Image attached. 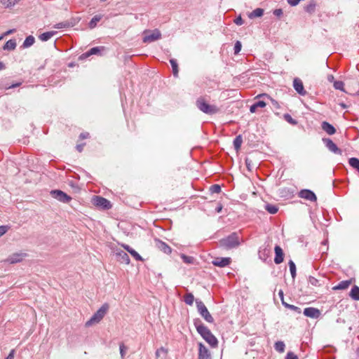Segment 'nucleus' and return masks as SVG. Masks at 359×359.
Masks as SVG:
<instances>
[{
    "label": "nucleus",
    "mask_w": 359,
    "mask_h": 359,
    "mask_svg": "<svg viewBox=\"0 0 359 359\" xmlns=\"http://www.w3.org/2000/svg\"><path fill=\"white\" fill-rule=\"evenodd\" d=\"M122 247L127 251L130 253V251H131V250H133L131 247H130L128 245H126V244H122Z\"/></svg>",
    "instance_id": "052dcab7"
},
{
    "label": "nucleus",
    "mask_w": 359,
    "mask_h": 359,
    "mask_svg": "<svg viewBox=\"0 0 359 359\" xmlns=\"http://www.w3.org/2000/svg\"><path fill=\"white\" fill-rule=\"evenodd\" d=\"M15 32V29H9L8 30L7 32H6L3 36H7V35H9V34H11L13 33H14Z\"/></svg>",
    "instance_id": "e2e57ef3"
},
{
    "label": "nucleus",
    "mask_w": 359,
    "mask_h": 359,
    "mask_svg": "<svg viewBox=\"0 0 359 359\" xmlns=\"http://www.w3.org/2000/svg\"><path fill=\"white\" fill-rule=\"evenodd\" d=\"M170 63L172 68V73L174 76L177 77L178 76V65L177 60L175 59H170Z\"/></svg>",
    "instance_id": "473e14b6"
},
{
    "label": "nucleus",
    "mask_w": 359,
    "mask_h": 359,
    "mask_svg": "<svg viewBox=\"0 0 359 359\" xmlns=\"http://www.w3.org/2000/svg\"><path fill=\"white\" fill-rule=\"evenodd\" d=\"M126 349V347L123 344L120 345V353L122 358L124 357Z\"/></svg>",
    "instance_id": "864d4df0"
},
{
    "label": "nucleus",
    "mask_w": 359,
    "mask_h": 359,
    "mask_svg": "<svg viewBox=\"0 0 359 359\" xmlns=\"http://www.w3.org/2000/svg\"><path fill=\"white\" fill-rule=\"evenodd\" d=\"M55 34V32H44L39 36V39L42 41H47Z\"/></svg>",
    "instance_id": "cd10ccee"
},
{
    "label": "nucleus",
    "mask_w": 359,
    "mask_h": 359,
    "mask_svg": "<svg viewBox=\"0 0 359 359\" xmlns=\"http://www.w3.org/2000/svg\"><path fill=\"white\" fill-rule=\"evenodd\" d=\"M283 305L285 307V308H287L290 310H292L295 312H297V313H301V309L300 308L296 306H294V305H292V304H289L287 303H286L285 302H283Z\"/></svg>",
    "instance_id": "58836bf2"
},
{
    "label": "nucleus",
    "mask_w": 359,
    "mask_h": 359,
    "mask_svg": "<svg viewBox=\"0 0 359 359\" xmlns=\"http://www.w3.org/2000/svg\"><path fill=\"white\" fill-rule=\"evenodd\" d=\"M349 296L354 300H359V287L354 285L350 292Z\"/></svg>",
    "instance_id": "393cba45"
},
{
    "label": "nucleus",
    "mask_w": 359,
    "mask_h": 359,
    "mask_svg": "<svg viewBox=\"0 0 359 359\" xmlns=\"http://www.w3.org/2000/svg\"><path fill=\"white\" fill-rule=\"evenodd\" d=\"M264 15V9L257 8L249 14L250 18L262 17Z\"/></svg>",
    "instance_id": "bb28decb"
},
{
    "label": "nucleus",
    "mask_w": 359,
    "mask_h": 359,
    "mask_svg": "<svg viewBox=\"0 0 359 359\" xmlns=\"http://www.w3.org/2000/svg\"><path fill=\"white\" fill-rule=\"evenodd\" d=\"M15 349H12L6 359H14Z\"/></svg>",
    "instance_id": "4d7b16f0"
},
{
    "label": "nucleus",
    "mask_w": 359,
    "mask_h": 359,
    "mask_svg": "<svg viewBox=\"0 0 359 359\" xmlns=\"http://www.w3.org/2000/svg\"><path fill=\"white\" fill-rule=\"evenodd\" d=\"M266 98L267 100H269L272 104L277 109H279L280 108V105L278 104V102L275 100L274 99H273L272 97H271L269 95L266 94V93H263V94H259L258 95H257L255 97V99H258V98Z\"/></svg>",
    "instance_id": "5701e85b"
},
{
    "label": "nucleus",
    "mask_w": 359,
    "mask_h": 359,
    "mask_svg": "<svg viewBox=\"0 0 359 359\" xmlns=\"http://www.w3.org/2000/svg\"><path fill=\"white\" fill-rule=\"evenodd\" d=\"M210 191L212 193H217L219 194L221 192V187L218 184H214L210 187Z\"/></svg>",
    "instance_id": "a18cd8bd"
},
{
    "label": "nucleus",
    "mask_w": 359,
    "mask_h": 359,
    "mask_svg": "<svg viewBox=\"0 0 359 359\" xmlns=\"http://www.w3.org/2000/svg\"><path fill=\"white\" fill-rule=\"evenodd\" d=\"M348 163L351 167L359 172V159L355 157L349 158Z\"/></svg>",
    "instance_id": "72a5a7b5"
},
{
    "label": "nucleus",
    "mask_w": 359,
    "mask_h": 359,
    "mask_svg": "<svg viewBox=\"0 0 359 359\" xmlns=\"http://www.w3.org/2000/svg\"><path fill=\"white\" fill-rule=\"evenodd\" d=\"M293 87L294 90L301 95H305L306 91L304 90L303 83L299 78H295L293 81Z\"/></svg>",
    "instance_id": "4468645a"
},
{
    "label": "nucleus",
    "mask_w": 359,
    "mask_h": 359,
    "mask_svg": "<svg viewBox=\"0 0 359 359\" xmlns=\"http://www.w3.org/2000/svg\"><path fill=\"white\" fill-rule=\"evenodd\" d=\"M19 0H1L0 3L5 8L14 6Z\"/></svg>",
    "instance_id": "2f4dec72"
},
{
    "label": "nucleus",
    "mask_w": 359,
    "mask_h": 359,
    "mask_svg": "<svg viewBox=\"0 0 359 359\" xmlns=\"http://www.w3.org/2000/svg\"><path fill=\"white\" fill-rule=\"evenodd\" d=\"M285 359H298V357L293 352L289 351L285 356Z\"/></svg>",
    "instance_id": "3c124183"
},
{
    "label": "nucleus",
    "mask_w": 359,
    "mask_h": 359,
    "mask_svg": "<svg viewBox=\"0 0 359 359\" xmlns=\"http://www.w3.org/2000/svg\"><path fill=\"white\" fill-rule=\"evenodd\" d=\"M291 276L293 279L296 277V265L292 260H290L288 262Z\"/></svg>",
    "instance_id": "4c0bfd02"
},
{
    "label": "nucleus",
    "mask_w": 359,
    "mask_h": 359,
    "mask_svg": "<svg viewBox=\"0 0 359 359\" xmlns=\"http://www.w3.org/2000/svg\"><path fill=\"white\" fill-rule=\"evenodd\" d=\"M264 208L269 213L273 215L276 214L278 210V208L277 205L270 203L266 204Z\"/></svg>",
    "instance_id": "c756f323"
},
{
    "label": "nucleus",
    "mask_w": 359,
    "mask_h": 359,
    "mask_svg": "<svg viewBox=\"0 0 359 359\" xmlns=\"http://www.w3.org/2000/svg\"><path fill=\"white\" fill-rule=\"evenodd\" d=\"M198 359H211L208 349L201 343H199Z\"/></svg>",
    "instance_id": "dca6fc26"
},
{
    "label": "nucleus",
    "mask_w": 359,
    "mask_h": 359,
    "mask_svg": "<svg viewBox=\"0 0 359 359\" xmlns=\"http://www.w3.org/2000/svg\"><path fill=\"white\" fill-rule=\"evenodd\" d=\"M69 26V24L67 22H65L57 23L54 26V27L56 29H61V28L67 27Z\"/></svg>",
    "instance_id": "09e8293b"
},
{
    "label": "nucleus",
    "mask_w": 359,
    "mask_h": 359,
    "mask_svg": "<svg viewBox=\"0 0 359 359\" xmlns=\"http://www.w3.org/2000/svg\"><path fill=\"white\" fill-rule=\"evenodd\" d=\"M274 250H275V254H276V256L274 258V262L276 264H279L283 262V257H284L283 251L279 245H276Z\"/></svg>",
    "instance_id": "f3484780"
},
{
    "label": "nucleus",
    "mask_w": 359,
    "mask_h": 359,
    "mask_svg": "<svg viewBox=\"0 0 359 359\" xmlns=\"http://www.w3.org/2000/svg\"><path fill=\"white\" fill-rule=\"evenodd\" d=\"M168 355V350L164 347H161L156 351V359H165Z\"/></svg>",
    "instance_id": "4be33fe9"
},
{
    "label": "nucleus",
    "mask_w": 359,
    "mask_h": 359,
    "mask_svg": "<svg viewBox=\"0 0 359 359\" xmlns=\"http://www.w3.org/2000/svg\"><path fill=\"white\" fill-rule=\"evenodd\" d=\"M278 296L280 298V300H281V302L283 303V302H285L284 301V294H283V290H280L278 292Z\"/></svg>",
    "instance_id": "680f3d73"
},
{
    "label": "nucleus",
    "mask_w": 359,
    "mask_h": 359,
    "mask_svg": "<svg viewBox=\"0 0 359 359\" xmlns=\"http://www.w3.org/2000/svg\"><path fill=\"white\" fill-rule=\"evenodd\" d=\"M255 104L257 108H263L266 106V102L264 100H258L255 102Z\"/></svg>",
    "instance_id": "de8ad7c7"
},
{
    "label": "nucleus",
    "mask_w": 359,
    "mask_h": 359,
    "mask_svg": "<svg viewBox=\"0 0 359 359\" xmlns=\"http://www.w3.org/2000/svg\"><path fill=\"white\" fill-rule=\"evenodd\" d=\"M161 38V34L159 30L154 29L153 31L147 30L144 32L142 41L144 43H151L158 40Z\"/></svg>",
    "instance_id": "423d86ee"
},
{
    "label": "nucleus",
    "mask_w": 359,
    "mask_h": 359,
    "mask_svg": "<svg viewBox=\"0 0 359 359\" xmlns=\"http://www.w3.org/2000/svg\"><path fill=\"white\" fill-rule=\"evenodd\" d=\"M94 203L96 206L102 208L104 210H108L111 207L110 202L102 196H95L94 198Z\"/></svg>",
    "instance_id": "1a4fd4ad"
},
{
    "label": "nucleus",
    "mask_w": 359,
    "mask_h": 359,
    "mask_svg": "<svg viewBox=\"0 0 359 359\" xmlns=\"http://www.w3.org/2000/svg\"><path fill=\"white\" fill-rule=\"evenodd\" d=\"M8 229H9L8 226H6V225L0 226V237L1 236L4 235L8 231Z\"/></svg>",
    "instance_id": "8fccbe9b"
},
{
    "label": "nucleus",
    "mask_w": 359,
    "mask_h": 359,
    "mask_svg": "<svg viewBox=\"0 0 359 359\" xmlns=\"http://www.w3.org/2000/svg\"><path fill=\"white\" fill-rule=\"evenodd\" d=\"M102 18V15H95L88 23V27L90 29H93L97 26L98 22Z\"/></svg>",
    "instance_id": "b1692460"
},
{
    "label": "nucleus",
    "mask_w": 359,
    "mask_h": 359,
    "mask_svg": "<svg viewBox=\"0 0 359 359\" xmlns=\"http://www.w3.org/2000/svg\"><path fill=\"white\" fill-rule=\"evenodd\" d=\"M181 258L182 259L183 262L186 264H193L194 261V258L191 256H187L184 254L181 255Z\"/></svg>",
    "instance_id": "ea45409f"
},
{
    "label": "nucleus",
    "mask_w": 359,
    "mask_h": 359,
    "mask_svg": "<svg viewBox=\"0 0 359 359\" xmlns=\"http://www.w3.org/2000/svg\"><path fill=\"white\" fill-rule=\"evenodd\" d=\"M344 83L341 81H334V87L337 90H340L341 91H344Z\"/></svg>",
    "instance_id": "a19ab883"
},
{
    "label": "nucleus",
    "mask_w": 359,
    "mask_h": 359,
    "mask_svg": "<svg viewBox=\"0 0 359 359\" xmlns=\"http://www.w3.org/2000/svg\"><path fill=\"white\" fill-rule=\"evenodd\" d=\"M250 163H251V161L250 159H248V158L245 159V164H246V166L248 168V170H250Z\"/></svg>",
    "instance_id": "338daca9"
},
{
    "label": "nucleus",
    "mask_w": 359,
    "mask_h": 359,
    "mask_svg": "<svg viewBox=\"0 0 359 359\" xmlns=\"http://www.w3.org/2000/svg\"><path fill=\"white\" fill-rule=\"evenodd\" d=\"M303 313L304 316L314 319L318 318L320 316V311L318 309L313 307L304 309Z\"/></svg>",
    "instance_id": "ddd939ff"
},
{
    "label": "nucleus",
    "mask_w": 359,
    "mask_h": 359,
    "mask_svg": "<svg viewBox=\"0 0 359 359\" xmlns=\"http://www.w3.org/2000/svg\"><path fill=\"white\" fill-rule=\"evenodd\" d=\"M327 81H330V82H331V83H332V82H333V83H334V76H333V75H332V74L328 75V76H327Z\"/></svg>",
    "instance_id": "0e129e2a"
},
{
    "label": "nucleus",
    "mask_w": 359,
    "mask_h": 359,
    "mask_svg": "<svg viewBox=\"0 0 359 359\" xmlns=\"http://www.w3.org/2000/svg\"><path fill=\"white\" fill-rule=\"evenodd\" d=\"M26 257V253L16 252L10 255L5 262L13 264L22 262Z\"/></svg>",
    "instance_id": "6e6552de"
},
{
    "label": "nucleus",
    "mask_w": 359,
    "mask_h": 359,
    "mask_svg": "<svg viewBox=\"0 0 359 359\" xmlns=\"http://www.w3.org/2000/svg\"><path fill=\"white\" fill-rule=\"evenodd\" d=\"M241 43L239 41H237L234 45V53L238 54L241 50Z\"/></svg>",
    "instance_id": "49530a36"
},
{
    "label": "nucleus",
    "mask_w": 359,
    "mask_h": 359,
    "mask_svg": "<svg viewBox=\"0 0 359 359\" xmlns=\"http://www.w3.org/2000/svg\"><path fill=\"white\" fill-rule=\"evenodd\" d=\"M231 263L230 257H216L212 261V264L218 267H226Z\"/></svg>",
    "instance_id": "9b49d317"
},
{
    "label": "nucleus",
    "mask_w": 359,
    "mask_h": 359,
    "mask_svg": "<svg viewBox=\"0 0 359 359\" xmlns=\"http://www.w3.org/2000/svg\"><path fill=\"white\" fill-rule=\"evenodd\" d=\"M321 127L328 135H333L336 132L334 127L326 121L322 123Z\"/></svg>",
    "instance_id": "a211bd4d"
},
{
    "label": "nucleus",
    "mask_w": 359,
    "mask_h": 359,
    "mask_svg": "<svg viewBox=\"0 0 359 359\" xmlns=\"http://www.w3.org/2000/svg\"><path fill=\"white\" fill-rule=\"evenodd\" d=\"M323 142L326 147L332 152L337 154H341V150L338 148L336 144L330 138H323Z\"/></svg>",
    "instance_id": "9d476101"
},
{
    "label": "nucleus",
    "mask_w": 359,
    "mask_h": 359,
    "mask_svg": "<svg viewBox=\"0 0 359 359\" xmlns=\"http://www.w3.org/2000/svg\"><path fill=\"white\" fill-rule=\"evenodd\" d=\"M90 135L88 133H82L80 134L79 137L81 140L86 139L89 137Z\"/></svg>",
    "instance_id": "13d9d810"
},
{
    "label": "nucleus",
    "mask_w": 359,
    "mask_h": 359,
    "mask_svg": "<svg viewBox=\"0 0 359 359\" xmlns=\"http://www.w3.org/2000/svg\"><path fill=\"white\" fill-rule=\"evenodd\" d=\"M257 109H258V108H257V107H256V106H255V103H254L252 105H251V106H250V111L251 113H255V112L257 111Z\"/></svg>",
    "instance_id": "bf43d9fd"
},
{
    "label": "nucleus",
    "mask_w": 359,
    "mask_h": 359,
    "mask_svg": "<svg viewBox=\"0 0 359 359\" xmlns=\"http://www.w3.org/2000/svg\"><path fill=\"white\" fill-rule=\"evenodd\" d=\"M16 47V41L15 39L8 40L4 46V50H14Z\"/></svg>",
    "instance_id": "7c9ffc66"
},
{
    "label": "nucleus",
    "mask_w": 359,
    "mask_h": 359,
    "mask_svg": "<svg viewBox=\"0 0 359 359\" xmlns=\"http://www.w3.org/2000/svg\"><path fill=\"white\" fill-rule=\"evenodd\" d=\"M287 1L292 6H295L300 2L299 0H287Z\"/></svg>",
    "instance_id": "6e6d98bb"
},
{
    "label": "nucleus",
    "mask_w": 359,
    "mask_h": 359,
    "mask_svg": "<svg viewBox=\"0 0 359 359\" xmlns=\"http://www.w3.org/2000/svg\"><path fill=\"white\" fill-rule=\"evenodd\" d=\"M34 42H35L34 37L32 35H29L24 41V42L22 43V47L24 48H29V47L32 46L34 43Z\"/></svg>",
    "instance_id": "a878e982"
},
{
    "label": "nucleus",
    "mask_w": 359,
    "mask_h": 359,
    "mask_svg": "<svg viewBox=\"0 0 359 359\" xmlns=\"http://www.w3.org/2000/svg\"><path fill=\"white\" fill-rule=\"evenodd\" d=\"M184 301L187 304L191 306L194 301V297L191 293H187L184 296Z\"/></svg>",
    "instance_id": "e433bc0d"
},
{
    "label": "nucleus",
    "mask_w": 359,
    "mask_h": 359,
    "mask_svg": "<svg viewBox=\"0 0 359 359\" xmlns=\"http://www.w3.org/2000/svg\"><path fill=\"white\" fill-rule=\"evenodd\" d=\"M194 325L197 332L212 347H216L218 344L217 338L212 334L210 330L204 325L199 319L194 320Z\"/></svg>",
    "instance_id": "f257e3e1"
},
{
    "label": "nucleus",
    "mask_w": 359,
    "mask_h": 359,
    "mask_svg": "<svg viewBox=\"0 0 359 359\" xmlns=\"http://www.w3.org/2000/svg\"><path fill=\"white\" fill-rule=\"evenodd\" d=\"M5 68V65L2 62H0V71L4 69Z\"/></svg>",
    "instance_id": "774afa93"
},
{
    "label": "nucleus",
    "mask_w": 359,
    "mask_h": 359,
    "mask_svg": "<svg viewBox=\"0 0 359 359\" xmlns=\"http://www.w3.org/2000/svg\"><path fill=\"white\" fill-rule=\"evenodd\" d=\"M241 244V238L237 232H233L228 236L219 240V245L220 247L231 250L238 247Z\"/></svg>",
    "instance_id": "7ed1b4c3"
},
{
    "label": "nucleus",
    "mask_w": 359,
    "mask_h": 359,
    "mask_svg": "<svg viewBox=\"0 0 359 359\" xmlns=\"http://www.w3.org/2000/svg\"><path fill=\"white\" fill-rule=\"evenodd\" d=\"M130 254L137 261H143L142 257L135 250H131Z\"/></svg>",
    "instance_id": "c03bdc74"
},
{
    "label": "nucleus",
    "mask_w": 359,
    "mask_h": 359,
    "mask_svg": "<svg viewBox=\"0 0 359 359\" xmlns=\"http://www.w3.org/2000/svg\"><path fill=\"white\" fill-rule=\"evenodd\" d=\"M299 196L310 201H316L317 200L316 194L309 189H303L300 191Z\"/></svg>",
    "instance_id": "f8f14e48"
},
{
    "label": "nucleus",
    "mask_w": 359,
    "mask_h": 359,
    "mask_svg": "<svg viewBox=\"0 0 359 359\" xmlns=\"http://www.w3.org/2000/svg\"><path fill=\"white\" fill-rule=\"evenodd\" d=\"M242 142H243V139H242L241 135H238L234 139L233 147L237 151L241 149Z\"/></svg>",
    "instance_id": "c9c22d12"
},
{
    "label": "nucleus",
    "mask_w": 359,
    "mask_h": 359,
    "mask_svg": "<svg viewBox=\"0 0 359 359\" xmlns=\"http://www.w3.org/2000/svg\"><path fill=\"white\" fill-rule=\"evenodd\" d=\"M196 304L198 313L204 318L205 321L210 323H214V318L209 313L207 307L200 299H196Z\"/></svg>",
    "instance_id": "39448f33"
},
{
    "label": "nucleus",
    "mask_w": 359,
    "mask_h": 359,
    "mask_svg": "<svg viewBox=\"0 0 359 359\" xmlns=\"http://www.w3.org/2000/svg\"><path fill=\"white\" fill-rule=\"evenodd\" d=\"M283 117L287 122L291 123L292 125H296L297 123V121L293 119L289 114H284Z\"/></svg>",
    "instance_id": "79ce46f5"
},
{
    "label": "nucleus",
    "mask_w": 359,
    "mask_h": 359,
    "mask_svg": "<svg viewBox=\"0 0 359 359\" xmlns=\"http://www.w3.org/2000/svg\"><path fill=\"white\" fill-rule=\"evenodd\" d=\"M83 146H84V144H78V145H76V149H77L79 152H81V151H83Z\"/></svg>",
    "instance_id": "69168bd1"
},
{
    "label": "nucleus",
    "mask_w": 359,
    "mask_h": 359,
    "mask_svg": "<svg viewBox=\"0 0 359 359\" xmlns=\"http://www.w3.org/2000/svg\"><path fill=\"white\" fill-rule=\"evenodd\" d=\"M116 255L118 257V261L121 262V263H125L126 264H130V257L126 252H125L123 251H121V252H116Z\"/></svg>",
    "instance_id": "6ab92c4d"
},
{
    "label": "nucleus",
    "mask_w": 359,
    "mask_h": 359,
    "mask_svg": "<svg viewBox=\"0 0 359 359\" xmlns=\"http://www.w3.org/2000/svg\"><path fill=\"white\" fill-rule=\"evenodd\" d=\"M234 22L237 25H242L243 24V20L242 19V18L241 16H238V18H236L235 20H234Z\"/></svg>",
    "instance_id": "5fc2aeb1"
},
{
    "label": "nucleus",
    "mask_w": 359,
    "mask_h": 359,
    "mask_svg": "<svg viewBox=\"0 0 359 359\" xmlns=\"http://www.w3.org/2000/svg\"><path fill=\"white\" fill-rule=\"evenodd\" d=\"M273 13L276 17L280 18L283 15V10L281 8H277V9H275L273 11Z\"/></svg>",
    "instance_id": "603ef678"
},
{
    "label": "nucleus",
    "mask_w": 359,
    "mask_h": 359,
    "mask_svg": "<svg viewBox=\"0 0 359 359\" xmlns=\"http://www.w3.org/2000/svg\"><path fill=\"white\" fill-rule=\"evenodd\" d=\"M109 309L108 304H104L86 323V327H90L94 324L98 323L104 318Z\"/></svg>",
    "instance_id": "20e7f679"
},
{
    "label": "nucleus",
    "mask_w": 359,
    "mask_h": 359,
    "mask_svg": "<svg viewBox=\"0 0 359 359\" xmlns=\"http://www.w3.org/2000/svg\"><path fill=\"white\" fill-rule=\"evenodd\" d=\"M309 283L311 285H312L313 286H316V287H318V286L320 285L319 280L317 278H316L315 277H313V276H309Z\"/></svg>",
    "instance_id": "37998d69"
},
{
    "label": "nucleus",
    "mask_w": 359,
    "mask_h": 359,
    "mask_svg": "<svg viewBox=\"0 0 359 359\" xmlns=\"http://www.w3.org/2000/svg\"><path fill=\"white\" fill-rule=\"evenodd\" d=\"M316 8V3L313 0H311L309 4L304 7V11L312 15L315 13Z\"/></svg>",
    "instance_id": "412c9836"
},
{
    "label": "nucleus",
    "mask_w": 359,
    "mask_h": 359,
    "mask_svg": "<svg viewBox=\"0 0 359 359\" xmlns=\"http://www.w3.org/2000/svg\"><path fill=\"white\" fill-rule=\"evenodd\" d=\"M50 195L53 198L57 199V201L67 203L70 202L72 200L71 196H68L67 194L63 192L61 190H53L50 191Z\"/></svg>",
    "instance_id": "0eeeda50"
},
{
    "label": "nucleus",
    "mask_w": 359,
    "mask_h": 359,
    "mask_svg": "<svg viewBox=\"0 0 359 359\" xmlns=\"http://www.w3.org/2000/svg\"><path fill=\"white\" fill-rule=\"evenodd\" d=\"M196 106L203 113L208 115H213L220 111L219 107L215 104H210L205 97L201 96L196 101Z\"/></svg>",
    "instance_id": "f03ea898"
},
{
    "label": "nucleus",
    "mask_w": 359,
    "mask_h": 359,
    "mask_svg": "<svg viewBox=\"0 0 359 359\" xmlns=\"http://www.w3.org/2000/svg\"><path fill=\"white\" fill-rule=\"evenodd\" d=\"M285 345L283 341H278L275 343L274 348L276 351L279 353H283L285 351Z\"/></svg>",
    "instance_id": "f704fd0d"
},
{
    "label": "nucleus",
    "mask_w": 359,
    "mask_h": 359,
    "mask_svg": "<svg viewBox=\"0 0 359 359\" xmlns=\"http://www.w3.org/2000/svg\"><path fill=\"white\" fill-rule=\"evenodd\" d=\"M351 283H352L351 280H342L337 285L334 286L333 287V290H340L347 289L349 287V285L351 284Z\"/></svg>",
    "instance_id": "aec40b11"
},
{
    "label": "nucleus",
    "mask_w": 359,
    "mask_h": 359,
    "mask_svg": "<svg viewBox=\"0 0 359 359\" xmlns=\"http://www.w3.org/2000/svg\"><path fill=\"white\" fill-rule=\"evenodd\" d=\"M155 243H156V247L163 252H164L167 255H169L171 253V252H172L171 248L165 242H163L159 239H156V240H155Z\"/></svg>",
    "instance_id": "2eb2a0df"
},
{
    "label": "nucleus",
    "mask_w": 359,
    "mask_h": 359,
    "mask_svg": "<svg viewBox=\"0 0 359 359\" xmlns=\"http://www.w3.org/2000/svg\"><path fill=\"white\" fill-rule=\"evenodd\" d=\"M102 50H104V47L102 46L93 47L90 48L88 52H86L85 55L86 57H88L92 55H96L100 53Z\"/></svg>",
    "instance_id": "c85d7f7f"
}]
</instances>
